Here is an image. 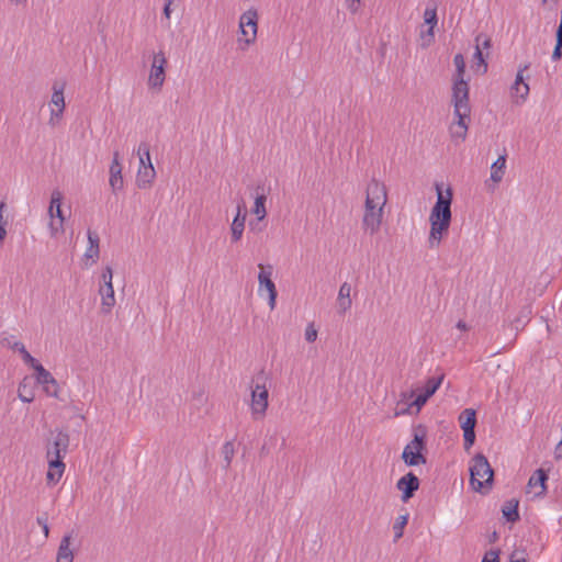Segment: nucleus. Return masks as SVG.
Instances as JSON below:
<instances>
[{"mask_svg": "<svg viewBox=\"0 0 562 562\" xmlns=\"http://www.w3.org/2000/svg\"><path fill=\"white\" fill-rule=\"evenodd\" d=\"M557 46L562 47V27H558L557 30Z\"/></svg>", "mask_w": 562, "mask_h": 562, "instance_id": "nucleus-54", "label": "nucleus"}, {"mask_svg": "<svg viewBox=\"0 0 562 562\" xmlns=\"http://www.w3.org/2000/svg\"><path fill=\"white\" fill-rule=\"evenodd\" d=\"M269 392L265 384L257 383L251 389V413L254 418H262L268 408Z\"/></svg>", "mask_w": 562, "mask_h": 562, "instance_id": "nucleus-10", "label": "nucleus"}, {"mask_svg": "<svg viewBox=\"0 0 562 562\" xmlns=\"http://www.w3.org/2000/svg\"><path fill=\"white\" fill-rule=\"evenodd\" d=\"M43 387L48 396L58 397L59 385L57 381H55L54 386L53 384H44Z\"/></svg>", "mask_w": 562, "mask_h": 562, "instance_id": "nucleus-42", "label": "nucleus"}, {"mask_svg": "<svg viewBox=\"0 0 562 562\" xmlns=\"http://www.w3.org/2000/svg\"><path fill=\"white\" fill-rule=\"evenodd\" d=\"M387 202V190L384 183L376 179H371L366 188L364 212L362 217V228L370 235L380 231L383 210Z\"/></svg>", "mask_w": 562, "mask_h": 562, "instance_id": "nucleus-1", "label": "nucleus"}, {"mask_svg": "<svg viewBox=\"0 0 562 562\" xmlns=\"http://www.w3.org/2000/svg\"><path fill=\"white\" fill-rule=\"evenodd\" d=\"M463 430L464 449L468 451L475 441L476 413L472 408L462 411L458 418Z\"/></svg>", "mask_w": 562, "mask_h": 562, "instance_id": "nucleus-9", "label": "nucleus"}, {"mask_svg": "<svg viewBox=\"0 0 562 562\" xmlns=\"http://www.w3.org/2000/svg\"><path fill=\"white\" fill-rule=\"evenodd\" d=\"M454 115L458 119L450 127V134L453 139L464 140L468 132L465 119L470 115L469 99L452 98Z\"/></svg>", "mask_w": 562, "mask_h": 562, "instance_id": "nucleus-6", "label": "nucleus"}, {"mask_svg": "<svg viewBox=\"0 0 562 562\" xmlns=\"http://www.w3.org/2000/svg\"><path fill=\"white\" fill-rule=\"evenodd\" d=\"M510 562H527L522 552H513L510 555Z\"/></svg>", "mask_w": 562, "mask_h": 562, "instance_id": "nucleus-47", "label": "nucleus"}, {"mask_svg": "<svg viewBox=\"0 0 562 562\" xmlns=\"http://www.w3.org/2000/svg\"><path fill=\"white\" fill-rule=\"evenodd\" d=\"M428 401V397L422 392L420 394H418L415 400L408 405L407 408H403L401 412H396L395 415H400V414H405L409 411L411 407L415 406L416 407V412H419L420 408L426 404V402Z\"/></svg>", "mask_w": 562, "mask_h": 562, "instance_id": "nucleus-31", "label": "nucleus"}, {"mask_svg": "<svg viewBox=\"0 0 562 562\" xmlns=\"http://www.w3.org/2000/svg\"><path fill=\"white\" fill-rule=\"evenodd\" d=\"M476 46L475 48H479L483 52V49H490L492 46V41L487 35L479 34L475 38Z\"/></svg>", "mask_w": 562, "mask_h": 562, "instance_id": "nucleus-39", "label": "nucleus"}, {"mask_svg": "<svg viewBox=\"0 0 562 562\" xmlns=\"http://www.w3.org/2000/svg\"><path fill=\"white\" fill-rule=\"evenodd\" d=\"M548 480V475L542 469H538L529 479L528 485L530 487H539L540 490L536 492V495H543L546 493V481Z\"/></svg>", "mask_w": 562, "mask_h": 562, "instance_id": "nucleus-22", "label": "nucleus"}, {"mask_svg": "<svg viewBox=\"0 0 562 562\" xmlns=\"http://www.w3.org/2000/svg\"><path fill=\"white\" fill-rule=\"evenodd\" d=\"M64 83H54L53 85V93L50 98L49 105L55 109H64L65 110V97H64Z\"/></svg>", "mask_w": 562, "mask_h": 562, "instance_id": "nucleus-23", "label": "nucleus"}, {"mask_svg": "<svg viewBox=\"0 0 562 562\" xmlns=\"http://www.w3.org/2000/svg\"><path fill=\"white\" fill-rule=\"evenodd\" d=\"M72 536L65 535L59 543L56 562H74V551L70 549Z\"/></svg>", "mask_w": 562, "mask_h": 562, "instance_id": "nucleus-21", "label": "nucleus"}, {"mask_svg": "<svg viewBox=\"0 0 562 562\" xmlns=\"http://www.w3.org/2000/svg\"><path fill=\"white\" fill-rule=\"evenodd\" d=\"M110 187L115 192L123 188V176H122V165L120 162V154L119 151H114L113 160L110 166Z\"/></svg>", "mask_w": 562, "mask_h": 562, "instance_id": "nucleus-17", "label": "nucleus"}, {"mask_svg": "<svg viewBox=\"0 0 562 562\" xmlns=\"http://www.w3.org/2000/svg\"><path fill=\"white\" fill-rule=\"evenodd\" d=\"M64 111H65L64 109L50 108V116H49V120H48V124L52 127H55V126L59 125V123L63 120Z\"/></svg>", "mask_w": 562, "mask_h": 562, "instance_id": "nucleus-36", "label": "nucleus"}, {"mask_svg": "<svg viewBox=\"0 0 562 562\" xmlns=\"http://www.w3.org/2000/svg\"><path fill=\"white\" fill-rule=\"evenodd\" d=\"M456 74L453 76L452 98L469 99V85L464 80L465 60L462 54H457L453 58Z\"/></svg>", "mask_w": 562, "mask_h": 562, "instance_id": "nucleus-8", "label": "nucleus"}, {"mask_svg": "<svg viewBox=\"0 0 562 562\" xmlns=\"http://www.w3.org/2000/svg\"><path fill=\"white\" fill-rule=\"evenodd\" d=\"M474 60H475L474 66L476 67V71H481L482 74H485L487 70V64L483 56V52L479 48H475Z\"/></svg>", "mask_w": 562, "mask_h": 562, "instance_id": "nucleus-34", "label": "nucleus"}, {"mask_svg": "<svg viewBox=\"0 0 562 562\" xmlns=\"http://www.w3.org/2000/svg\"><path fill=\"white\" fill-rule=\"evenodd\" d=\"M514 324H515V328H516V329H518V328H519V325L521 324V319H520V317H518L517 319H515Z\"/></svg>", "mask_w": 562, "mask_h": 562, "instance_id": "nucleus-60", "label": "nucleus"}, {"mask_svg": "<svg viewBox=\"0 0 562 562\" xmlns=\"http://www.w3.org/2000/svg\"><path fill=\"white\" fill-rule=\"evenodd\" d=\"M99 294L101 296V311L104 314L111 313L115 305V295L113 283L101 284L99 288Z\"/></svg>", "mask_w": 562, "mask_h": 562, "instance_id": "nucleus-18", "label": "nucleus"}, {"mask_svg": "<svg viewBox=\"0 0 562 562\" xmlns=\"http://www.w3.org/2000/svg\"><path fill=\"white\" fill-rule=\"evenodd\" d=\"M510 93L516 104H521L526 101L529 94V85H513Z\"/></svg>", "mask_w": 562, "mask_h": 562, "instance_id": "nucleus-25", "label": "nucleus"}, {"mask_svg": "<svg viewBox=\"0 0 562 562\" xmlns=\"http://www.w3.org/2000/svg\"><path fill=\"white\" fill-rule=\"evenodd\" d=\"M407 524V516H400L393 525L394 540L397 541L403 536V530Z\"/></svg>", "mask_w": 562, "mask_h": 562, "instance_id": "nucleus-33", "label": "nucleus"}, {"mask_svg": "<svg viewBox=\"0 0 562 562\" xmlns=\"http://www.w3.org/2000/svg\"><path fill=\"white\" fill-rule=\"evenodd\" d=\"M5 235H7L5 226H0V247L2 246Z\"/></svg>", "mask_w": 562, "mask_h": 562, "instance_id": "nucleus-55", "label": "nucleus"}, {"mask_svg": "<svg viewBox=\"0 0 562 562\" xmlns=\"http://www.w3.org/2000/svg\"><path fill=\"white\" fill-rule=\"evenodd\" d=\"M415 392L414 391H411V393H402L401 394V402H403L404 404H406V401L412 398L414 396Z\"/></svg>", "mask_w": 562, "mask_h": 562, "instance_id": "nucleus-53", "label": "nucleus"}, {"mask_svg": "<svg viewBox=\"0 0 562 562\" xmlns=\"http://www.w3.org/2000/svg\"><path fill=\"white\" fill-rule=\"evenodd\" d=\"M88 247L83 254V262L86 267L95 263L100 256V238L95 232L88 231Z\"/></svg>", "mask_w": 562, "mask_h": 562, "instance_id": "nucleus-15", "label": "nucleus"}, {"mask_svg": "<svg viewBox=\"0 0 562 562\" xmlns=\"http://www.w3.org/2000/svg\"><path fill=\"white\" fill-rule=\"evenodd\" d=\"M437 201L429 215L430 233L428 243L431 248L438 247L448 233L451 223L452 190L442 191L441 184L436 183Z\"/></svg>", "mask_w": 562, "mask_h": 562, "instance_id": "nucleus-2", "label": "nucleus"}, {"mask_svg": "<svg viewBox=\"0 0 562 562\" xmlns=\"http://www.w3.org/2000/svg\"><path fill=\"white\" fill-rule=\"evenodd\" d=\"M497 539H498V533H497L496 531H494V532L490 536V542H495Z\"/></svg>", "mask_w": 562, "mask_h": 562, "instance_id": "nucleus-59", "label": "nucleus"}, {"mask_svg": "<svg viewBox=\"0 0 562 562\" xmlns=\"http://www.w3.org/2000/svg\"><path fill=\"white\" fill-rule=\"evenodd\" d=\"M457 327H458L459 329H461V330H467V329H468V326H467V324H465L463 321H459V322L457 323Z\"/></svg>", "mask_w": 562, "mask_h": 562, "instance_id": "nucleus-57", "label": "nucleus"}, {"mask_svg": "<svg viewBox=\"0 0 562 562\" xmlns=\"http://www.w3.org/2000/svg\"><path fill=\"white\" fill-rule=\"evenodd\" d=\"M239 29L245 38L246 44H251L256 41L258 30V12L255 9H249L244 12L239 19Z\"/></svg>", "mask_w": 562, "mask_h": 562, "instance_id": "nucleus-11", "label": "nucleus"}, {"mask_svg": "<svg viewBox=\"0 0 562 562\" xmlns=\"http://www.w3.org/2000/svg\"><path fill=\"white\" fill-rule=\"evenodd\" d=\"M470 484L475 492L487 493L492 488L494 471L485 456L477 453L470 463Z\"/></svg>", "mask_w": 562, "mask_h": 562, "instance_id": "nucleus-4", "label": "nucleus"}, {"mask_svg": "<svg viewBox=\"0 0 562 562\" xmlns=\"http://www.w3.org/2000/svg\"><path fill=\"white\" fill-rule=\"evenodd\" d=\"M434 29L435 27L428 26L427 31L420 32V46L423 48L428 47L434 42Z\"/></svg>", "mask_w": 562, "mask_h": 562, "instance_id": "nucleus-37", "label": "nucleus"}, {"mask_svg": "<svg viewBox=\"0 0 562 562\" xmlns=\"http://www.w3.org/2000/svg\"><path fill=\"white\" fill-rule=\"evenodd\" d=\"M530 67V64H525L518 68L514 85H527L525 82L524 72Z\"/></svg>", "mask_w": 562, "mask_h": 562, "instance_id": "nucleus-40", "label": "nucleus"}, {"mask_svg": "<svg viewBox=\"0 0 562 562\" xmlns=\"http://www.w3.org/2000/svg\"><path fill=\"white\" fill-rule=\"evenodd\" d=\"M222 454L225 460V467L228 468L235 454V447L232 441H226L222 447Z\"/></svg>", "mask_w": 562, "mask_h": 562, "instance_id": "nucleus-32", "label": "nucleus"}, {"mask_svg": "<svg viewBox=\"0 0 562 562\" xmlns=\"http://www.w3.org/2000/svg\"><path fill=\"white\" fill-rule=\"evenodd\" d=\"M12 348L18 350L22 355L23 360L26 363L35 362V359L30 355V352L26 350L25 346L22 342H20V341L14 342Z\"/></svg>", "mask_w": 562, "mask_h": 562, "instance_id": "nucleus-38", "label": "nucleus"}, {"mask_svg": "<svg viewBox=\"0 0 562 562\" xmlns=\"http://www.w3.org/2000/svg\"><path fill=\"white\" fill-rule=\"evenodd\" d=\"M260 272L258 274V281H259V293L265 289L268 292L269 297V306L271 310L276 307V301H277V289L276 284L271 279L272 276V267L268 266L265 267L262 263L259 265Z\"/></svg>", "mask_w": 562, "mask_h": 562, "instance_id": "nucleus-12", "label": "nucleus"}, {"mask_svg": "<svg viewBox=\"0 0 562 562\" xmlns=\"http://www.w3.org/2000/svg\"><path fill=\"white\" fill-rule=\"evenodd\" d=\"M101 279H102L103 284L112 283L113 271H112L111 267L108 266V267H105L103 269L102 274H101Z\"/></svg>", "mask_w": 562, "mask_h": 562, "instance_id": "nucleus-45", "label": "nucleus"}, {"mask_svg": "<svg viewBox=\"0 0 562 562\" xmlns=\"http://www.w3.org/2000/svg\"><path fill=\"white\" fill-rule=\"evenodd\" d=\"M156 176V171L151 162L147 164V166H139L136 177V183L138 188H147L149 187Z\"/></svg>", "mask_w": 562, "mask_h": 562, "instance_id": "nucleus-20", "label": "nucleus"}, {"mask_svg": "<svg viewBox=\"0 0 562 562\" xmlns=\"http://www.w3.org/2000/svg\"><path fill=\"white\" fill-rule=\"evenodd\" d=\"M426 428L422 425L414 428V438L409 441L403 450L402 459L409 465H419L426 463V458L423 451L426 449Z\"/></svg>", "mask_w": 562, "mask_h": 562, "instance_id": "nucleus-5", "label": "nucleus"}, {"mask_svg": "<svg viewBox=\"0 0 562 562\" xmlns=\"http://www.w3.org/2000/svg\"><path fill=\"white\" fill-rule=\"evenodd\" d=\"M425 24L431 27L437 25V8L436 5L427 7L424 12Z\"/></svg>", "mask_w": 562, "mask_h": 562, "instance_id": "nucleus-30", "label": "nucleus"}, {"mask_svg": "<svg viewBox=\"0 0 562 562\" xmlns=\"http://www.w3.org/2000/svg\"><path fill=\"white\" fill-rule=\"evenodd\" d=\"M36 372V378L43 375L47 370L35 359V362L30 363Z\"/></svg>", "mask_w": 562, "mask_h": 562, "instance_id": "nucleus-46", "label": "nucleus"}, {"mask_svg": "<svg viewBox=\"0 0 562 562\" xmlns=\"http://www.w3.org/2000/svg\"><path fill=\"white\" fill-rule=\"evenodd\" d=\"M359 5H360V0H347V7L348 9L355 13L358 11L359 9Z\"/></svg>", "mask_w": 562, "mask_h": 562, "instance_id": "nucleus-48", "label": "nucleus"}, {"mask_svg": "<svg viewBox=\"0 0 562 562\" xmlns=\"http://www.w3.org/2000/svg\"><path fill=\"white\" fill-rule=\"evenodd\" d=\"M61 200L63 194L59 190H54L50 196V204L48 207V214L50 217L56 216L59 220L58 225H56L53 221L49 224L52 236H56L59 232L63 231V224L65 221L63 211H61Z\"/></svg>", "mask_w": 562, "mask_h": 562, "instance_id": "nucleus-13", "label": "nucleus"}, {"mask_svg": "<svg viewBox=\"0 0 562 562\" xmlns=\"http://www.w3.org/2000/svg\"><path fill=\"white\" fill-rule=\"evenodd\" d=\"M529 314H530V310H528V311L526 312V314L524 315V318H528V315H529Z\"/></svg>", "mask_w": 562, "mask_h": 562, "instance_id": "nucleus-61", "label": "nucleus"}, {"mask_svg": "<svg viewBox=\"0 0 562 562\" xmlns=\"http://www.w3.org/2000/svg\"><path fill=\"white\" fill-rule=\"evenodd\" d=\"M36 381L44 385V384H53L55 383L56 379L52 375L49 371H46L43 373V375L37 376Z\"/></svg>", "mask_w": 562, "mask_h": 562, "instance_id": "nucleus-41", "label": "nucleus"}, {"mask_svg": "<svg viewBox=\"0 0 562 562\" xmlns=\"http://www.w3.org/2000/svg\"><path fill=\"white\" fill-rule=\"evenodd\" d=\"M555 457L558 459L562 458V441H560L555 448Z\"/></svg>", "mask_w": 562, "mask_h": 562, "instance_id": "nucleus-56", "label": "nucleus"}, {"mask_svg": "<svg viewBox=\"0 0 562 562\" xmlns=\"http://www.w3.org/2000/svg\"><path fill=\"white\" fill-rule=\"evenodd\" d=\"M18 395L19 398L24 403H31L34 400L33 392L23 383L19 385Z\"/></svg>", "mask_w": 562, "mask_h": 562, "instance_id": "nucleus-35", "label": "nucleus"}, {"mask_svg": "<svg viewBox=\"0 0 562 562\" xmlns=\"http://www.w3.org/2000/svg\"><path fill=\"white\" fill-rule=\"evenodd\" d=\"M42 530H43L44 537L48 538V536H49V527H48V525L42 526Z\"/></svg>", "mask_w": 562, "mask_h": 562, "instance_id": "nucleus-58", "label": "nucleus"}, {"mask_svg": "<svg viewBox=\"0 0 562 562\" xmlns=\"http://www.w3.org/2000/svg\"><path fill=\"white\" fill-rule=\"evenodd\" d=\"M137 155L139 157V166H147V164L151 162L149 144L146 142H142L138 146Z\"/></svg>", "mask_w": 562, "mask_h": 562, "instance_id": "nucleus-29", "label": "nucleus"}, {"mask_svg": "<svg viewBox=\"0 0 562 562\" xmlns=\"http://www.w3.org/2000/svg\"><path fill=\"white\" fill-rule=\"evenodd\" d=\"M69 446V435L63 430L53 432V440L46 446V459L48 470L46 473L47 485H56L66 469L63 457L67 453Z\"/></svg>", "mask_w": 562, "mask_h": 562, "instance_id": "nucleus-3", "label": "nucleus"}, {"mask_svg": "<svg viewBox=\"0 0 562 562\" xmlns=\"http://www.w3.org/2000/svg\"><path fill=\"white\" fill-rule=\"evenodd\" d=\"M351 285L348 282H344L338 292L337 308L339 314H345L351 308L352 301L350 299Z\"/></svg>", "mask_w": 562, "mask_h": 562, "instance_id": "nucleus-19", "label": "nucleus"}, {"mask_svg": "<svg viewBox=\"0 0 562 562\" xmlns=\"http://www.w3.org/2000/svg\"><path fill=\"white\" fill-rule=\"evenodd\" d=\"M443 380V375L439 378H429L426 382L423 393L429 398L431 397L436 391L439 389L441 382Z\"/></svg>", "mask_w": 562, "mask_h": 562, "instance_id": "nucleus-28", "label": "nucleus"}, {"mask_svg": "<svg viewBox=\"0 0 562 562\" xmlns=\"http://www.w3.org/2000/svg\"><path fill=\"white\" fill-rule=\"evenodd\" d=\"M396 487L403 493L402 501L407 502L418 490L419 480L413 472H408L397 481Z\"/></svg>", "mask_w": 562, "mask_h": 562, "instance_id": "nucleus-14", "label": "nucleus"}, {"mask_svg": "<svg viewBox=\"0 0 562 562\" xmlns=\"http://www.w3.org/2000/svg\"><path fill=\"white\" fill-rule=\"evenodd\" d=\"M505 168H506V156L502 155L497 158V160L491 167V180L494 181L495 183L501 182L505 175Z\"/></svg>", "mask_w": 562, "mask_h": 562, "instance_id": "nucleus-24", "label": "nucleus"}, {"mask_svg": "<svg viewBox=\"0 0 562 562\" xmlns=\"http://www.w3.org/2000/svg\"><path fill=\"white\" fill-rule=\"evenodd\" d=\"M317 338V330L313 324H310L305 329V339L308 342H314Z\"/></svg>", "mask_w": 562, "mask_h": 562, "instance_id": "nucleus-43", "label": "nucleus"}, {"mask_svg": "<svg viewBox=\"0 0 562 562\" xmlns=\"http://www.w3.org/2000/svg\"><path fill=\"white\" fill-rule=\"evenodd\" d=\"M168 60L164 50L153 54V61L148 75L147 85L150 89L160 90L166 80V67Z\"/></svg>", "mask_w": 562, "mask_h": 562, "instance_id": "nucleus-7", "label": "nucleus"}, {"mask_svg": "<svg viewBox=\"0 0 562 562\" xmlns=\"http://www.w3.org/2000/svg\"><path fill=\"white\" fill-rule=\"evenodd\" d=\"M482 562H499V550H490L483 557Z\"/></svg>", "mask_w": 562, "mask_h": 562, "instance_id": "nucleus-44", "label": "nucleus"}, {"mask_svg": "<svg viewBox=\"0 0 562 562\" xmlns=\"http://www.w3.org/2000/svg\"><path fill=\"white\" fill-rule=\"evenodd\" d=\"M172 2H173V0H166L165 7H164V15L167 19H170V15H171V4H172Z\"/></svg>", "mask_w": 562, "mask_h": 562, "instance_id": "nucleus-49", "label": "nucleus"}, {"mask_svg": "<svg viewBox=\"0 0 562 562\" xmlns=\"http://www.w3.org/2000/svg\"><path fill=\"white\" fill-rule=\"evenodd\" d=\"M247 212L244 203L237 205V213L231 224V239L232 243H237L241 239L245 229V222Z\"/></svg>", "mask_w": 562, "mask_h": 562, "instance_id": "nucleus-16", "label": "nucleus"}, {"mask_svg": "<svg viewBox=\"0 0 562 562\" xmlns=\"http://www.w3.org/2000/svg\"><path fill=\"white\" fill-rule=\"evenodd\" d=\"M266 201L267 196L263 191L260 194H257L255 199V204L251 211L257 215L258 221H262L267 216Z\"/></svg>", "mask_w": 562, "mask_h": 562, "instance_id": "nucleus-26", "label": "nucleus"}, {"mask_svg": "<svg viewBox=\"0 0 562 562\" xmlns=\"http://www.w3.org/2000/svg\"><path fill=\"white\" fill-rule=\"evenodd\" d=\"M5 203L0 202V226L7 225V220L4 218V210H5Z\"/></svg>", "mask_w": 562, "mask_h": 562, "instance_id": "nucleus-50", "label": "nucleus"}, {"mask_svg": "<svg viewBox=\"0 0 562 562\" xmlns=\"http://www.w3.org/2000/svg\"><path fill=\"white\" fill-rule=\"evenodd\" d=\"M36 522L42 527L48 525V515L47 513H43L41 516L36 518Z\"/></svg>", "mask_w": 562, "mask_h": 562, "instance_id": "nucleus-51", "label": "nucleus"}, {"mask_svg": "<svg viewBox=\"0 0 562 562\" xmlns=\"http://www.w3.org/2000/svg\"><path fill=\"white\" fill-rule=\"evenodd\" d=\"M561 57H562V47L555 45L554 50L552 53V59L559 60Z\"/></svg>", "mask_w": 562, "mask_h": 562, "instance_id": "nucleus-52", "label": "nucleus"}, {"mask_svg": "<svg viewBox=\"0 0 562 562\" xmlns=\"http://www.w3.org/2000/svg\"><path fill=\"white\" fill-rule=\"evenodd\" d=\"M504 517L507 521L515 522L519 519L518 502H507L502 509Z\"/></svg>", "mask_w": 562, "mask_h": 562, "instance_id": "nucleus-27", "label": "nucleus"}]
</instances>
